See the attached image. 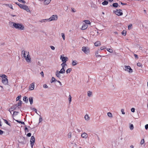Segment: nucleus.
<instances>
[{
  "mask_svg": "<svg viewBox=\"0 0 148 148\" xmlns=\"http://www.w3.org/2000/svg\"><path fill=\"white\" fill-rule=\"evenodd\" d=\"M13 23V25L14 28L16 29H19L20 30H24V26L21 23H18L12 22Z\"/></svg>",
  "mask_w": 148,
  "mask_h": 148,
  "instance_id": "1",
  "label": "nucleus"
},
{
  "mask_svg": "<svg viewBox=\"0 0 148 148\" xmlns=\"http://www.w3.org/2000/svg\"><path fill=\"white\" fill-rule=\"evenodd\" d=\"M0 77L2 78V82L5 85L7 84L8 83V79L7 77L5 75H0Z\"/></svg>",
  "mask_w": 148,
  "mask_h": 148,
  "instance_id": "2",
  "label": "nucleus"
},
{
  "mask_svg": "<svg viewBox=\"0 0 148 148\" xmlns=\"http://www.w3.org/2000/svg\"><path fill=\"white\" fill-rule=\"evenodd\" d=\"M82 51L86 55H88L90 54V49L87 47H83L82 48Z\"/></svg>",
  "mask_w": 148,
  "mask_h": 148,
  "instance_id": "3",
  "label": "nucleus"
},
{
  "mask_svg": "<svg viewBox=\"0 0 148 148\" xmlns=\"http://www.w3.org/2000/svg\"><path fill=\"white\" fill-rule=\"evenodd\" d=\"M58 18V16L56 15H52L50 18L48 19V21H56Z\"/></svg>",
  "mask_w": 148,
  "mask_h": 148,
  "instance_id": "4",
  "label": "nucleus"
},
{
  "mask_svg": "<svg viewBox=\"0 0 148 148\" xmlns=\"http://www.w3.org/2000/svg\"><path fill=\"white\" fill-rule=\"evenodd\" d=\"M114 13L118 16H121L123 14L122 10H116L113 11Z\"/></svg>",
  "mask_w": 148,
  "mask_h": 148,
  "instance_id": "5",
  "label": "nucleus"
},
{
  "mask_svg": "<svg viewBox=\"0 0 148 148\" xmlns=\"http://www.w3.org/2000/svg\"><path fill=\"white\" fill-rule=\"evenodd\" d=\"M124 69L125 71H127L129 73H132L133 71L132 69L131 68L130 66H125Z\"/></svg>",
  "mask_w": 148,
  "mask_h": 148,
  "instance_id": "6",
  "label": "nucleus"
},
{
  "mask_svg": "<svg viewBox=\"0 0 148 148\" xmlns=\"http://www.w3.org/2000/svg\"><path fill=\"white\" fill-rule=\"evenodd\" d=\"M35 141V138L34 136H31L30 140V145L32 148H33L34 143Z\"/></svg>",
  "mask_w": 148,
  "mask_h": 148,
  "instance_id": "7",
  "label": "nucleus"
},
{
  "mask_svg": "<svg viewBox=\"0 0 148 148\" xmlns=\"http://www.w3.org/2000/svg\"><path fill=\"white\" fill-rule=\"evenodd\" d=\"M64 55H61L60 56V59L63 62H66L68 60V58L67 57H64Z\"/></svg>",
  "mask_w": 148,
  "mask_h": 148,
  "instance_id": "8",
  "label": "nucleus"
},
{
  "mask_svg": "<svg viewBox=\"0 0 148 148\" xmlns=\"http://www.w3.org/2000/svg\"><path fill=\"white\" fill-rule=\"evenodd\" d=\"M26 62H31V59L30 57L29 56V54H27V56L25 57V58Z\"/></svg>",
  "mask_w": 148,
  "mask_h": 148,
  "instance_id": "9",
  "label": "nucleus"
},
{
  "mask_svg": "<svg viewBox=\"0 0 148 148\" xmlns=\"http://www.w3.org/2000/svg\"><path fill=\"white\" fill-rule=\"evenodd\" d=\"M22 54H23V57L25 58V57L27 56V54H29V52L26 51H22L21 52Z\"/></svg>",
  "mask_w": 148,
  "mask_h": 148,
  "instance_id": "10",
  "label": "nucleus"
},
{
  "mask_svg": "<svg viewBox=\"0 0 148 148\" xmlns=\"http://www.w3.org/2000/svg\"><path fill=\"white\" fill-rule=\"evenodd\" d=\"M20 8L23 9H28V7L25 5L20 4Z\"/></svg>",
  "mask_w": 148,
  "mask_h": 148,
  "instance_id": "11",
  "label": "nucleus"
},
{
  "mask_svg": "<svg viewBox=\"0 0 148 148\" xmlns=\"http://www.w3.org/2000/svg\"><path fill=\"white\" fill-rule=\"evenodd\" d=\"M34 84L33 83L31 84L29 87V89L30 90H32L34 89Z\"/></svg>",
  "mask_w": 148,
  "mask_h": 148,
  "instance_id": "12",
  "label": "nucleus"
},
{
  "mask_svg": "<svg viewBox=\"0 0 148 148\" xmlns=\"http://www.w3.org/2000/svg\"><path fill=\"white\" fill-rule=\"evenodd\" d=\"M81 136L83 138H86L88 137V136L86 133H84L82 134Z\"/></svg>",
  "mask_w": 148,
  "mask_h": 148,
  "instance_id": "13",
  "label": "nucleus"
},
{
  "mask_svg": "<svg viewBox=\"0 0 148 148\" xmlns=\"http://www.w3.org/2000/svg\"><path fill=\"white\" fill-rule=\"evenodd\" d=\"M60 73H59V72L58 71H57L56 72V75L58 78H60Z\"/></svg>",
  "mask_w": 148,
  "mask_h": 148,
  "instance_id": "14",
  "label": "nucleus"
},
{
  "mask_svg": "<svg viewBox=\"0 0 148 148\" xmlns=\"http://www.w3.org/2000/svg\"><path fill=\"white\" fill-rule=\"evenodd\" d=\"M88 25L86 24L83 25L81 29L82 30H85L87 28Z\"/></svg>",
  "mask_w": 148,
  "mask_h": 148,
  "instance_id": "15",
  "label": "nucleus"
},
{
  "mask_svg": "<svg viewBox=\"0 0 148 148\" xmlns=\"http://www.w3.org/2000/svg\"><path fill=\"white\" fill-rule=\"evenodd\" d=\"M99 51H100V50L98 49L95 52V55L96 56V57L97 58L98 57H101V56L100 55H98V52Z\"/></svg>",
  "mask_w": 148,
  "mask_h": 148,
  "instance_id": "16",
  "label": "nucleus"
},
{
  "mask_svg": "<svg viewBox=\"0 0 148 148\" xmlns=\"http://www.w3.org/2000/svg\"><path fill=\"white\" fill-rule=\"evenodd\" d=\"M84 119L87 121H89L90 119V117L88 114H86L84 116Z\"/></svg>",
  "mask_w": 148,
  "mask_h": 148,
  "instance_id": "17",
  "label": "nucleus"
},
{
  "mask_svg": "<svg viewBox=\"0 0 148 148\" xmlns=\"http://www.w3.org/2000/svg\"><path fill=\"white\" fill-rule=\"evenodd\" d=\"M95 45L96 46H99L101 45V42L99 41H97L94 43Z\"/></svg>",
  "mask_w": 148,
  "mask_h": 148,
  "instance_id": "18",
  "label": "nucleus"
},
{
  "mask_svg": "<svg viewBox=\"0 0 148 148\" xmlns=\"http://www.w3.org/2000/svg\"><path fill=\"white\" fill-rule=\"evenodd\" d=\"M51 0H44V3L45 5H47L49 4Z\"/></svg>",
  "mask_w": 148,
  "mask_h": 148,
  "instance_id": "19",
  "label": "nucleus"
},
{
  "mask_svg": "<svg viewBox=\"0 0 148 148\" xmlns=\"http://www.w3.org/2000/svg\"><path fill=\"white\" fill-rule=\"evenodd\" d=\"M8 7V8L13 9L12 8V5L11 4H5L4 5Z\"/></svg>",
  "mask_w": 148,
  "mask_h": 148,
  "instance_id": "20",
  "label": "nucleus"
},
{
  "mask_svg": "<svg viewBox=\"0 0 148 148\" xmlns=\"http://www.w3.org/2000/svg\"><path fill=\"white\" fill-rule=\"evenodd\" d=\"M29 99L30 104H32L33 102V98L32 97H29Z\"/></svg>",
  "mask_w": 148,
  "mask_h": 148,
  "instance_id": "21",
  "label": "nucleus"
},
{
  "mask_svg": "<svg viewBox=\"0 0 148 148\" xmlns=\"http://www.w3.org/2000/svg\"><path fill=\"white\" fill-rule=\"evenodd\" d=\"M46 21H48V19H43L39 21V22L41 23L45 22Z\"/></svg>",
  "mask_w": 148,
  "mask_h": 148,
  "instance_id": "22",
  "label": "nucleus"
},
{
  "mask_svg": "<svg viewBox=\"0 0 148 148\" xmlns=\"http://www.w3.org/2000/svg\"><path fill=\"white\" fill-rule=\"evenodd\" d=\"M59 72V73H61L64 74L65 72V70L64 69H62Z\"/></svg>",
  "mask_w": 148,
  "mask_h": 148,
  "instance_id": "23",
  "label": "nucleus"
},
{
  "mask_svg": "<svg viewBox=\"0 0 148 148\" xmlns=\"http://www.w3.org/2000/svg\"><path fill=\"white\" fill-rule=\"evenodd\" d=\"M22 103V101L21 100H19L18 102L16 105H17V107H18L19 106H21V105Z\"/></svg>",
  "mask_w": 148,
  "mask_h": 148,
  "instance_id": "24",
  "label": "nucleus"
},
{
  "mask_svg": "<svg viewBox=\"0 0 148 148\" xmlns=\"http://www.w3.org/2000/svg\"><path fill=\"white\" fill-rule=\"evenodd\" d=\"M17 106V105H15L12 106L11 107V109H12V110H13L15 109Z\"/></svg>",
  "mask_w": 148,
  "mask_h": 148,
  "instance_id": "25",
  "label": "nucleus"
},
{
  "mask_svg": "<svg viewBox=\"0 0 148 148\" xmlns=\"http://www.w3.org/2000/svg\"><path fill=\"white\" fill-rule=\"evenodd\" d=\"M77 64V61L76 60L73 61L72 62V64L73 66H75Z\"/></svg>",
  "mask_w": 148,
  "mask_h": 148,
  "instance_id": "26",
  "label": "nucleus"
},
{
  "mask_svg": "<svg viewBox=\"0 0 148 148\" xmlns=\"http://www.w3.org/2000/svg\"><path fill=\"white\" fill-rule=\"evenodd\" d=\"M57 80L53 77H52L51 78V83H53L57 81Z\"/></svg>",
  "mask_w": 148,
  "mask_h": 148,
  "instance_id": "27",
  "label": "nucleus"
},
{
  "mask_svg": "<svg viewBox=\"0 0 148 148\" xmlns=\"http://www.w3.org/2000/svg\"><path fill=\"white\" fill-rule=\"evenodd\" d=\"M87 94L88 96V97H90L92 94V92L90 91H89L88 92Z\"/></svg>",
  "mask_w": 148,
  "mask_h": 148,
  "instance_id": "28",
  "label": "nucleus"
},
{
  "mask_svg": "<svg viewBox=\"0 0 148 148\" xmlns=\"http://www.w3.org/2000/svg\"><path fill=\"white\" fill-rule=\"evenodd\" d=\"M112 6L115 8H116L118 6V4L116 3H113L112 4Z\"/></svg>",
  "mask_w": 148,
  "mask_h": 148,
  "instance_id": "29",
  "label": "nucleus"
},
{
  "mask_svg": "<svg viewBox=\"0 0 148 148\" xmlns=\"http://www.w3.org/2000/svg\"><path fill=\"white\" fill-rule=\"evenodd\" d=\"M23 100L26 102H27L28 101V98L26 97H24L23 98Z\"/></svg>",
  "mask_w": 148,
  "mask_h": 148,
  "instance_id": "30",
  "label": "nucleus"
},
{
  "mask_svg": "<svg viewBox=\"0 0 148 148\" xmlns=\"http://www.w3.org/2000/svg\"><path fill=\"white\" fill-rule=\"evenodd\" d=\"M72 133L71 132H69L67 136L68 138H70L71 137Z\"/></svg>",
  "mask_w": 148,
  "mask_h": 148,
  "instance_id": "31",
  "label": "nucleus"
},
{
  "mask_svg": "<svg viewBox=\"0 0 148 148\" xmlns=\"http://www.w3.org/2000/svg\"><path fill=\"white\" fill-rule=\"evenodd\" d=\"M72 69L71 68H69L66 71V72L67 74L70 73Z\"/></svg>",
  "mask_w": 148,
  "mask_h": 148,
  "instance_id": "32",
  "label": "nucleus"
},
{
  "mask_svg": "<svg viewBox=\"0 0 148 148\" xmlns=\"http://www.w3.org/2000/svg\"><path fill=\"white\" fill-rule=\"evenodd\" d=\"M84 22H85V23L86 24H90V21L88 20H84Z\"/></svg>",
  "mask_w": 148,
  "mask_h": 148,
  "instance_id": "33",
  "label": "nucleus"
},
{
  "mask_svg": "<svg viewBox=\"0 0 148 148\" xmlns=\"http://www.w3.org/2000/svg\"><path fill=\"white\" fill-rule=\"evenodd\" d=\"M108 3V2L107 1H105L102 3V4L103 5H107Z\"/></svg>",
  "mask_w": 148,
  "mask_h": 148,
  "instance_id": "34",
  "label": "nucleus"
},
{
  "mask_svg": "<svg viewBox=\"0 0 148 148\" xmlns=\"http://www.w3.org/2000/svg\"><path fill=\"white\" fill-rule=\"evenodd\" d=\"M128 29L129 30H130L132 29V24H130L128 26Z\"/></svg>",
  "mask_w": 148,
  "mask_h": 148,
  "instance_id": "35",
  "label": "nucleus"
},
{
  "mask_svg": "<svg viewBox=\"0 0 148 148\" xmlns=\"http://www.w3.org/2000/svg\"><path fill=\"white\" fill-rule=\"evenodd\" d=\"M107 115L109 117H112V114L111 112H108L107 113Z\"/></svg>",
  "mask_w": 148,
  "mask_h": 148,
  "instance_id": "36",
  "label": "nucleus"
},
{
  "mask_svg": "<svg viewBox=\"0 0 148 148\" xmlns=\"http://www.w3.org/2000/svg\"><path fill=\"white\" fill-rule=\"evenodd\" d=\"M122 34L124 36H125L126 34V32L125 30H123L122 32Z\"/></svg>",
  "mask_w": 148,
  "mask_h": 148,
  "instance_id": "37",
  "label": "nucleus"
},
{
  "mask_svg": "<svg viewBox=\"0 0 148 148\" xmlns=\"http://www.w3.org/2000/svg\"><path fill=\"white\" fill-rule=\"evenodd\" d=\"M61 36L63 38V39L64 40H65V36L64 34L63 33H62L61 34Z\"/></svg>",
  "mask_w": 148,
  "mask_h": 148,
  "instance_id": "38",
  "label": "nucleus"
},
{
  "mask_svg": "<svg viewBox=\"0 0 148 148\" xmlns=\"http://www.w3.org/2000/svg\"><path fill=\"white\" fill-rule=\"evenodd\" d=\"M134 126L132 124H130V129L131 130H132L134 129Z\"/></svg>",
  "mask_w": 148,
  "mask_h": 148,
  "instance_id": "39",
  "label": "nucleus"
},
{
  "mask_svg": "<svg viewBox=\"0 0 148 148\" xmlns=\"http://www.w3.org/2000/svg\"><path fill=\"white\" fill-rule=\"evenodd\" d=\"M107 51H108L110 53H112L113 52V50L112 49H111L107 48Z\"/></svg>",
  "mask_w": 148,
  "mask_h": 148,
  "instance_id": "40",
  "label": "nucleus"
},
{
  "mask_svg": "<svg viewBox=\"0 0 148 148\" xmlns=\"http://www.w3.org/2000/svg\"><path fill=\"white\" fill-rule=\"evenodd\" d=\"M145 143V140H144V139H142L141 140V141H140V144L141 145H142L143 144Z\"/></svg>",
  "mask_w": 148,
  "mask_h": 148,
  "instance_id": "41",
  "label": "nucleus"
},
{
  "mask_svg": "<svg viewBox=\"0 0 148 148\" xmlns=\"http://www.w3.org/2000/svg\"><path fill=\"white\" fill-rule=\"evenodd\" d=\"M69 103H70L71 102V101L72 97H71V95H69Z\"/></svg>",
  "mask_w": 148,
  "mask_h": 148,
  "instance_id": "42",
  "label": "nucleus"
},
{
  "mask_svg": "<svg viewBox=\"0 0 148 148\" xmlns=\"http://www.w3.org/2000/svg\"><path fill=\"white\" fill-rule=\"evenodd\" d=\"M21 96L20 95L18 97H16V101H18L19 100V99L21 98Z\"/></svg>",
  "mask_w": 148,
  "mask_h": 148,
  "instance_id": "43",
  "label": "nucleus"
},
{
  "mask_svg": "<svg viewBox=\"0 0 148 148\" xmlns=\"http://www.w3.org/2000/svg\"><path fill=\"white\" fill-rule=\"evenodd\" d=\"M3 120L4 121V122H5V123L7 125H10L9 123H8V121L6 120V119H3Z\"/></svg>",
  "mask_w": 148,
  "mask_h": 148,
  "instance_id": "44",
  "label": "nucleus"
},
{
  "mask_svg": "<svg viewBox=\"0 0 148 148\" xmlns=\"http://www.w3.org/2000/svg\"><path fill=\"white\" fill-rule=\"evenodd\" d=\"M106 48V47L104 46H103L100 47V49L101 50H103Z\"/></svg>",
  "mask_w": 148,
  "mask_h": 148,
  "instance_id": "45",
  "label": "nucleus"
},
{
  "mask_svg": "<svg viewBox=\"0 0 148 148\" xmlns=\"http://www.w3.org/2000/svg\"><path fill=\"white\" fill-rule=\"evenodd\" d=\"M40 117L39 118V123L41 122L42 120V117L40 115Z\"/></svg>",
  "mask_w": 148,
  "mask_h": 148,
  "instance_id": "46",
  "label": "nucleus"
},
{
  "mask_svg": "<svg viewBox=\"0 0 148 148\" xmlns=\"http://www.w3.org/2000/svg\"><path fill=\"white\" fill-rule=\"evenodd\" d=\"M121 111L122 112V113L123 114H125V113L124 112V110L123 109H122L121 110Z\"/></svg>",
  "mask_w": 148,
  "mask_h": 148,
  "instance_id": "47",
  "label": "nucleus"
},
{
  "mask_svg": "<svg viewBox=\"0 0 148 148\" xmlns=\"http://www.w3.org/2000/svg\"><path fill=\"white\" fill-rule=\"evenodd\" d=\"M18 112H17L14 111V112L13 114V115H17L18 114Z\"/></svg>",
  "mask_w": 148,
  "mask_h": 148,
  "instance_id": "48",
  "label": "nucleus"
},
{
  "mask_svg": "<svg viewBox=\"0 0 148 148\" xmlns=\"http://www.w3.org/2000/svg\"><path fill=\"white\" fill-rule=\"evenodd\" d=\"M131 111L133 112H135V109L134 108H132L131 109Z\"/></svg>",
  "mask_w": 148,
  "mask_h": 148,
  "instance_id": "49",
  "label": "nucleus"
},
{
  "mask_svg": "<svg viewBox=\"0 0 148 148\" xmlns=\"http://www.w3.org/2000/svg\"><path fill=\"white\" fill-rule=\"evenodd\" d=\"M66 65V62H63V63L61 64V66H65Z\"/></svg>",
  "mask_w": 148,
  "mask_h": 148,
  "instance_id": "50",
  "label": "nucleus"
},
{
  "mask_svg": "<svg viewBox=\"0 0 148 148\" xmlns=\"http://www.w3.org/2000/svg\"><path fill=\"white\" fill-rule=\"evenodd\" d=\"M32 110L35 111V112L37 114V110L36 109V108H32Z\"/></svg>",
  "mask_w": 148,
  "mask_h": 148,
  "instance_id": "51",
  "label": "nucleus"
},
{
  "mask_svg": "<svg viewBox=\"0 0 148 148\" xmlns=\"http://www.w3.org/2000/svg\"><path fill=\"white\" fill-rule=\"evenodd\" d=\"M43 87L45 88H48L46 84H45L43 86Z\"/></svg>",
  "mask_w": 148,
  "mask_h": 148,
  "instance_id": "52",
  "label": "nucleus"
},
{
  "mask_svg": "<svg viewBox=\"0 0 148 148\" xmlns=\"http://www.w3.org/2000/svg\"><path fill=\"white\" fill-rule=\"evenodd\" d=\"M31 136V133H28L27 135V136L28 137H30Z\"/></svg>",
  "mask_w": 148,
  "mask_h": 148,
  "instance_id": "53",
  "label": "nucleus"
},
{
  "mask_svg": "<svg viewBox=\"0 0 148 148\" xmlns=\"http://www.w3.org/2000/svg\"><path fill=\"white\" fill-rule=\"evenodd\" d=\"M145 128L146 130H147V129H148V124H147L145 125Z\"/></svg>",
  "mask_w": 148,
  "mask_h": 148,
  "instance_id": "54",
  "label": "nucleus"
},
{
  "mask_svg": "<svg viewBox=\"0 0 148 148\" xmlns=\"http://www.w3.org/2000/svg\"><path fill=\"white\" fill-rule=\"evenodd\" d=\"M137 65L138 66H140L141 65V64L140 62H138L137 63Z\"/></svg>",
  "mask_w": 148,
  "mask_h": 148,
  "instance_id": "55",
  "label": "nucleus"
},
{
  "mask_svg": "<svg viewBox=\"0 0 148 148\" xmlns=\"http://www.w3.org/2000/svg\"><path fill=\"white\" fill-rule=\"evenodd\" d=\"M50 47L51 49L53 50H54L55 49V47L53 46H50Z\"/></svg>",
  "mask_w": 148,
  "mask_h": 148,
  "instance_id": "56",
  "label": "nucleus"
},
{
  "mask_svg": "<svg viewBox=\"0 0 148 148\" xmlns=\"http://www.w3.org/2000/svg\"><path fill=\"white\" fill-rule=\"evenodd\" d=\"M3 132H4L3 131H2V130H1L0 129V135L2 134H3Z\"/></svg>",
  "mask_w": 148,
  "mask_h": 148,
  "instance_id": "57",
  "label": "nucleus"
},
{
  "mask_svg": "<svg viewBox=\"0 0 148 148\" xmlns=\"http://www.w3.org/2000/svg\"><path fill=\"white\" fill-rule=\"evenodd\" d=\"M134 56L135 58H136L137 59L138 58V56L137 55L135 54L134 55Z\"/></svg>",
  "mask_w": 148,
  "mask_h": 148,
  "instance_id": "58",
  "label": "nucleus"
},
{
  "mask_svg": "<svg viewBox=\"0 0 148 148\" xmlns=\"http://www.w3.org/2000/svg\"><path fill=\"white\" fill-rule=\"evenodd\" d=\"M144 12L145 14H147V12L146 10H144Z\"/></svg>",
  "mask_w": 148,
  "mask_h": 148,
  "instance_id": "59",
  "label": "nucleus"
},
{
  "mask_svg": "<svg viewBox=\"0 0 148 148\" xmlns=\"http://www.w3.org/2000/svg\"><path fill=\"white\" fill-rule=\"evenodd\" d=\"M40 74L43 77H44V73L43 71L41 72Z\"/></svg>",
  "mask_w": 148,
  "mask_h": 148,
  "instance_id": "60",
  "label": "nucleus"
},
{
  "mask_svg": "<svg viewBox=\"0 0 148 148\" xmlns=\"http://www.w3.org/2000/svg\"><path fill=\"white\" fill-rule=\"evenodd\" d=\"M57 82L58 83H59V84H60V85H62V84L59 81H57Z\"/></svg>",
  "mask_w": 148,
  "mask_h": 148,
  "instance_id": "61",
  "label": "nucleus"
},
{
  "mask_svg": "<svg viewBox=\"0 0 148 148\" xmlns=\"http://www.w3.org/2000/svg\"><path fill=\"white\" fill-rule=\"evenodd\" d=\"M77 131L78 132H81V130L80 129H77Z\"/></svg>",
  "mask_w": 148,
  "mask_h": 148,
  "instance_id": "62",
  "label": "nucleus"
},
{
  "mask_svg": "<svg viewBox=\"0 0 148 148\" xmlns=\"http://www.w3.org/2000/svg\"><path fill=\"white\" fill-rule=\"evenodd\" d=\"M16 3L20 7V3Z\"/></svg>",
  "mask_w": 148,
  "mask_h": 148,
  "instance_id": "63",
  "label": "nucleus"
},
{
  "mask_svg": "<svg viewBox=\"0 0 148 148\" xmlns=\"http://www.w3.org/2000/svg\"><path fill=\"white\" fill-rule=\"evenodd\" d=\"M20 123L22 124H25V123L23 122L20 121Z\"/></svg>",
  "mask_w": 148,
  "mask_h": 148,
  "instance_id": "64",
  "label": "nucleus"
}]
</instances>
